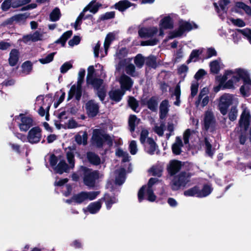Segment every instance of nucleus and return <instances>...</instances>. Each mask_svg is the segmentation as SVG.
Masks as SVG:
<instances>
[{
	"label": "nucleus",
	"mask_w": 251,
	"mask_h": 251,
	"mask_svg": "<svg viewBox=\"0 0 251 251\" xmlns=\"http://www.w3.org/2000/svg\"><path fill=\"white\" fill-rule=\"evenodd\" d=\"M93 143L98 147H101L105 143L109 147L113 145L112 138L99 129L94 130L92 138Z\"/></svg>",
	"instance_id": "obj_1"
},
{
	"label": "nucleus",
	"mask_w": 251,
	"mask_h": 251,
	"mask_svg": "<svg viewBox=\"0 0 251 251\" xmlns=\"http://www.w3.org/2000/svg\"><path fill=\"white\" fill-rule=\"evenodd\" d=\"M157 181V178H151L149 181L148 186H143L140 189L138 194L139 202H141L144 199V195H147L148 200L150 201H154L155 200L156 196L153 194L152 186Z\"/></svg>",
	"instance_id": "obj_2"
},
{
	"label": "nucleus",
	"mask_w": 251,
	"mask_h": 251,
	"mask_svg": "<svg viewBox=\"0 0 251 251\" xmlns=\"http://www.w3.org/2000/svg\"><path fill=\"white\" fill-rule=\"evenodd\" d=\"M67 158L69 163V166L64 160L60 161L56 167H55L54 171L58 174H62L63 173L68 172L70 169L74 168L75 166L74 154L72 151L67 152Z\"/></svg>",
	"instance_id": "obj_3"
},
{
	"label": "nucleus",
	"mask_w": 251,
	"mask_h": 251,
	"mask_svg": "<svg viewBox=\"0 0 251 251\" xmlns=\"http://www.w3.org/2000/svg\"><path fill=\"white\" fill-rule=\"evenodd\" d=\"M228 79V80L225 83L224 87L227 89L233 88L234 84L239 81V77L235 73V70L226 71L221 78V83L225 82Z\"/></svg>",
	"instance_id": "obj_4"
},
{
	"label": "nucleus",
	"mask_w": 251,
	"mask_h": 251,
	"mask_svg": "<svg viewBox=\"0 0 251 251\" xmlns=\"http://www.w3.org/2000/svg\"><path fill=\"white\" fill-rule=\"evenodd\" d=\"M197 28V25L194 23L180 21L178 29L171 32L168 36V39H171L175 37H179L181 36L185 31H189L193 28Z\"/></svg>",
	"instance_id": "obj_5"
},
{
	"label": "nucleus",
	"mask_w": 251,
	"mask_h": 251,
	"mask_svg": "<svg viewBox=\"0 0 251 251\" xmlns=\"http://www.w3.org/2000/svg\"><path fill=\"white\" fill-rule=\"evenodd\" d=\"M82 168L84 171L83 181L84 184L90 188L94 187L96 180L99 178V173L86 167H82Z\"/></svg>",
	"instance_id": "obj_6"
},
{
	"label": "nucleus",
	"mask_w": 251,
	"mask_h": 251,
	"mask_svg": "<svg viewBox=\"0 0 251 251\" xmlns=\"http://www.w3.org/2000/svg\"><path fill=\"white\" fill-rule=\"evenodd\" d=\"M100 194L99 191L81 192L73 196L74 202L81 203L86 201H93Z\"/></svg>",
	"instance_id": "obj_7"
},
{
	"label": "nucleus",
	"mask_w": 251,
	"mask_h": 251,
	"mask_svg": "<svg viewBox=\"0 0 251 251\" xmlns=\"http://www.w3.org/2000/svg\"><path fill=\"white\" fill-rule=\"evenodd\" d=\"M190 180L188 174L182 172L176 176L172 182V188L174 190H177L181 187H185Z\"/></svg>",
	"instance_id": "obj_8"
},
{
	"label": "nucleus",
	"mask_w": 251,
	"mask_h": 251,
	"mask_svg": "<svg viewBox=\"0 0 251 251\" xmlns=\"http://www.w3.org/2000/svg\"><path fill=\"white\" fill-rule=\"evenodd\" d=\"M233 97L229 94H224L222 96L219 103V109L223 115H226L227 113V109L232 104Z\"/></svg>",
	"instance_id": "obj_9"
},
{
	"label": "nucleus",
	"mask_w": 251,
	"mask_h": 251,
	"mask_svg": "<svg viewBox=\"0 0 251 251\" xmlns=\"http://www.w3.org/2000/svg\"><path fill=\"white\" fill-rule=\"evenodd\" d=\"M204 128L206 130L212 132L216 128V122L213 113L210 110L205 112L203 120Z\"/></svg>",
	"instance_id": "obj_10"
},
{
	"label": "nucleus",
	"mask_w": 251,
	"mask_h": 251,
	"mask_svg": "<svg viewBox=\"0 0 251 251\" xmlns=\"http://www.w3.org/2000/svg\"><path fill=\"white\" fill-rule=\"evenodd\" d=\"M18 121V125L21 131H26L33 126L32 119L24 114H20L15 118Z\"/></svg>",
	"instance_id": "obj_11"
},
{
	"label": "nucleus",
	"mask_w": 251,
	"mask_h": 251,
	"mask_svg": "<svg viewBox=\"0 0 251 251\" xmlns=\"http://www.w3.org/2000/svg\"><path fill=\"white\" fill-rule=\"evenodd\" d=\"M42 138V130L38 126L32 127L28 132L27 140L32 144L39 143Z\"/></svg>",
	"instance_id": "obj_12"
},
{
	"label": "nucleus",
	"mask_w": 251,
	"mask_h": 251,
	"mask_svg": "<svg viewBox=\"0 0 251 251\" xmlns=\"http://www.w3.org/2000/svg\"><path fill=\"white\" fill-rule=\"evenodd\" d=\"M45 34L46 32H45L37 30L33 33L24 35L23 37L22 41L27 44L29 42H35L43 40L46 38Z\"/></svg>",
	"instance_id": "obj_13"
},
{
	"label": "nucleus",
	"mask_w": 251,
	"mask_h": 251,
	"mask_svg": "<svg viewBox=\"0 0 251 251\" xmlns=\"http://www.w3.org/2000/svg\"><path fill=\"white\" fill-rule=\"evenodd\" d=\"M250 111L247 108H245L240 116L239 121V125L240 128L244 131H246L250 125Z\"/></svg>",
	"instance_id": "obj_14"
},
{
	"label": "nucleus",
	"mask_w": 251,
	"mask_h": 251,
	"mask_svg": "<svg viewBox=\"0 0 251 251\" xmlns=\"http://www.w3.org/2000/svg\"><path fill=\"white\" fill-rule=\"evenodd\" d=\"M85 108L89 117L96 116L99 111V104L94 100H89L85 104Z\"/></svg>",
	"instance_id": "obj_15"
},
{
	"label": "nucleus",
	"mask_w": 251,
	"mask_h": 251,
	"mask_svg": "<svg viewBox=\"0 0 251 251\" xmlns=\"http://www.w3.org/2000/svg\"><path fill=\"white\" fill-rule=\"evenodd\" d=\"M82 95V84L79 85L76 83L72 86L69 93L68 97V100L72 99L74 97H75L77 100H79Z\"/></svg>",
	"instance_id": "obj_16"
},
{
	"label": "nucleus",
	"mask_w": 251,
	"mask_h": 251,
	"mask_svg": "<svg viewBox=\"0 0 251 251\" xmlns=\"http://www.w3.org/2000/svg\"><path fill=\"white\" fill-rule=\"evenodd\" d=\"M173 27V22L170 16L162 18L159 23V36H163L164 34L163 30L171 29Z\"/></svg>",
	"instance_id": "obj_17"
},
{
	"label": "nucleus",
	"mask_w": 251,
	"mask_h": 251,
	"mask_svg": "<svg viewBox=\"0 0 251 251\" xmlns=\"http://www.w3.org/2000/svg\"><path fill=\"white\" fill-rule=\"evenodd\" d=\"M119 82L121 85V89L124 92L129 90L133 83L131 78L125 74H123L120 76Z\"/></svg>",
	"instance_id": "obj_18"
},
{
	"label": "nucleus",
	"mask_w": 251,
	"mask_h": 251,
	"mask_svg": "<svg viewBox=\"0 0 251 251\" xmlns=\"http://www.w3.org/2000/svg\"><path fill=\"white\" fill-rule=\"evenodd\" d=\"M235 73L237 74L239 77V80L241 78L243 80L244 85L247 86V87L251 86V79L247 71L239 68L235 69Z\"/></svg>",
	"instance_id": "obj_19"
},
{
	"label": "nucleus",
	"mask_w": 251,
	"mask_h": 251,
	"mask_svg": "<svg viewBox=\"0 0 251 251\" xmlns=\"http://www.w3.org/2000/svg\"><path fill=\"white\" fill-rule=\"evenodd\" d=\"M158 32L157 27H152L151 28H141L138 33L141 38H150L155 35Z\"/></svg>",
	"instance_id": "obj_20"
},
{
	"label": "nucleus",
	"mask_w": 251,
	"mask_h": 251,
	"mask_svg": "<svg viewBox=\"0 0 251 251\" xmlns=\"http://www.w3.org/2000/svg\"><path fill=\"white\" fill-rule=\"evenodd\" d=\"M101 207V200L98 201L90 203L86 209H83L85 213L87 211L90 213L94 214L98 213Z\"/></svg>",
	"instance_id": "obj_21"
},
{
	"label": "nucleus",
	"mask_w": 251,
	"mask_h": 251,
	"mask_svg": "<svg viewBox=\"0 0 251 251\" xmlns=\"http://www.w3.org/2000/svg\"><path fill=\"white\" fill-rule=\"evenodd\" d=\"M101 5V4L96 2V0H93L83 9L82 12L85 13L89 11L91 13L95 14L98 11Z\"/></svg>",
	"instance_id": "obj_22"
},
{
	"label": "nucleus",
	"mask_w": 251,
	"mask_h": 251,
	"mask_svg": "<svg viewBox=\"0 0 251 251\" xmlns=\"http://www.w3.org/2000/svg\"><path fill=\"white\" fill-rule=\"evenodd\" d=\"M132 6H134L135 7L136 5L134 3H131L128 0H122L116 3L114 5V7L119 11L123 12Z\"/></svg>",
	"instance_id": "obj_23"
},
{
	"label": "nucleus",
	"mask_w": 251,
	"mask_h": 251,
	"mask_svg": "<svg viewBox=\"0 0 251 251\" xmlns=\"http://www.w3.org/2000/svg\"><path fill=\"white\" fill-rule=\"evenodd\" d=\"M145 150L150 154H153L156 151L157 145L154 140L151 138H148L145 144H143Z\"/></svg>",
	"instance_id": "obj_24"
},
{
	"label": "nucleus",
	"mask_w": 251,
	"mask_h": 251,
	"mask_svg": "<svg viewBox=\"0 0 251 251\" xmlns=\"http://www.w3.org/2000/svg\"><path fill=\"white\" fill-rule=\"evenodd\" d=\"M229 3V0H220L219 2V6L220 7V9L218 7V5L217 3L215 2L214 3V5L215 6V8L216 10H217V12L219 13L220 11H222L223 13L219 15V16L221 17L222 19L224 18L225 16L224 14H226V6Z\"/></svg>",
	"instance_id": "obj_25"
},
{
	"label": "nucleus",
	"mask_w": 251,
	"mask_h": 251,
	"mask_svg": "<svg viewBox=\"0 0 251 251\" xmlns=\"http://www.w3.org/2000/svg\"><path fill=\"white\" fill-rule=\"evenodd\" d=\"M181 166L182 164L180 161L177 160L171 161L168 168L169 172L171 175H174L180 170Z\"/></svg>",
	"instance_id": "obj_26"
},
{
	"label": "nucleus",
	"mask_w": 251,
	"mask_h": 251,
	"mask_svg": "<svg viewBox=\"0 0 251 251\" xmlns=\"http://www.w3.org/2000/svg\"><path fill=\"white\" fill-rule=\"evenodd\" d=\"M125 92L122 89L112 90L109 92V95L110 99L115 101L118 102L122 99V97L124 95Z\"/></svg>",
	"instance_id": "obj_27"
},
{
	"label": "nucleus",
	"mask_w": 251,
	"mask_h": 251,
	"mask_svg": "<svg viewBox=\"0 0 251 251\" xmlns=\"http://www.w3.org/2000/svg\"><path fill=\"white\" fill-rule=\"evenodd\" d=\"M126 180V171L124 168H121L116 171L115 183L118 185H122Z\"/></svg>",
	"instance_id": "obj_28"
},
{
	"label": "nucleus",
	"mask_w": 251,
	"mask_h": 251,
	"mask_svg": "<svg viewBox=\"0 0 251 251\" xmlns=\"http://www.w3.org/2000/svg\"><path fill=\"white\" fill-rule=\"evenodd\" d=\"M169 101L165 100H163L160 103L159 110H160V118L161 119H164L169 111Z\"/></svg>",
	"instance_id": "obj_29"
},
{
	"label": "nucleus",
	"mask_w": 251,
	"mask_h": 251,
	"mask_svg": "<svg viewBox=\"0 0 251 251\" xmlns=\"http://www.w3.org/2000/svg\"><path fill=\"white\" fill-rule=\"evenodd\" d=\"M183 143L181 138L178 136L176 137L175 142L172 145L173 152L176 155L179 154L181 153V149Z\"/></svg>",
	"instance_id": "obj_30"
},
{
	"label": "nucleus",
	"mask_w": 251,
	"mask_h": 251,
	"mask_svg": "<svg viewBox=\"0 0 251 251\" xmlns=\"http://www.w3.org/2000/svg\"><path fill=\"white\" fill-rule=\"evenodd\" d=\"M29 14L27 13L18 14L14 15V23L19 25H25Z\"/></svg>",
	"instance_id": "obj_31"
},
{
	"label": "nucleus",
	"mask_w": 251,
	"mask_h": 251,
	"mask_svg": "<svg viewBox=\"0 0 251 251\" xmlns=\"http://www.w3.org/2000/svg\"><path fill=\"white\" fill-rule=\"evenodd\" d=\"M19 60V51L16 49H13L10 52L9 63L10 66H14Z\"/></svg>",
	"instance_id": "obj_32"
},
{
	"label": "nucleus",
	"mask_w": 251,
	"mask_h": 251,
	"mask_svg": "<svg viewBox=\"0 0 251 251\" xmlns=\"http://www.w3.org/2000/svg\"><path fill=\"white\" fill-rule=\"evenodd\" d=\"M101 200H103L105 201L107 209H109L111 207L112 205L116 203L118 201L115 197L110 196L107 194H105L103 198Z\"/></svg>",
	"instance_id": "obj_33"
},
{
	"label": "nucleus",
	"mask_w": 251,
	"mask_h": 251,
	"mask_svg": "<svg viewBox=\"0 0 251 251\" xmlns=\"http://www.w3.org/2000/svg\"><path fill=\"white\" fill-rule=\"evenodd\" d=\"M115 34L113 32L109 33L106 35L104 43V48L105 54H107L109 47L110 46L112 42L113 41L115 40Z\"/></svg>",
	"instance_id": "obj_34"
},
{
	"label": "nucleus",
	"mask_w": 251,
	"mask_h": 251,
	"mask_svg": "<svg viewBox=\"0 0 251 251\" xmlns=\"http://www.w3.org/2000/svg\"><path fill=\"white\" fill-rule=\"evenodd\" d=\"M87 157L89 161L94 165H99L100 162V157L95 153L92 152H88L87 154Z\"/></svg>",
	"instance_id": "obj_35"
},
{
	"label": "nucleus",
	"mask_w": 251,
	"mask_h": 251,
	"mask_svg": "<svg viewBox=\"0 0 251 251\" xmlns=\"http://www.w3.org/2000/svg\"><path fill=\"white\" fill-rule=\"evenodd\" d=\"M61 16L60 9L58 7H55L50 14V21L51 22L57 21L59 20Z\"/></svg>",
	"instance_id": "obj_36"
},
{
	"label": "nucleus",
	"mask_w": 251,
	"mask_h": 251,
	"mask_svg": "<svg viewBox=\"0 0 251 251\" xmlns=\"http://www.w3.org/2000/svg\"><path fill=\"white\" fill-rule=\"evenodd\" d=\"M213 189L211 185L206 184L203 186V188L200 190L199 189V198L205 197L208 196L212 191Z\"/></svg>",
	"instance_id": "obj_37"
},
{
	"label": "nucleus",
	"mask_w": 251,
	"mask_h": 251,
	"mask_svg": "<svg viewBox=\"0 0 251 251\" xmlns=\"http://www.w3.org/2000/svg\"><path fill=\"white\" fill-rule=\"evenodd\" d=\"M139 121L140 120L138 119L135 115H131L129 117L128 125L129 126V129L131 132L134 131L135 126L138 125L139 123Z\"/></svg>",
	"instance_id": "obj_38"
},
{
	"label": "nucleus",
	"mask_w": 251,
	"mask_h": 251,
	"mask_svg": "<svg viewBox=\"0 0 251 251\" xmlns=\"http://www.w3.org/2000/svg\"><path fill=\"white\" fill-rule=\"evenodd\" d=\"M184 195L187 197H197L199 195V188L198 187L195 186L184 192Z\"/></svg>",
	"instance_id": "obj_39"
},
{
	"label": "nucleus",
	"mask_w": 251,
	"mask_h": 251,
	"mask_svg": "<svg viewBox=\"0 0 251 251\" xmlns=\"http://www.w3.org/2000/svg\"><path fill=\"white\" fill-rule=\"evenodd\" d=\"M239 34L243 35L251 44V30L250 29L248 28L242 29H238L237 30V32L235 33V34L238 35Z\"/></svg>",
	"instance_id": "obj_40"
},
{
	"label": "nucleus",
	"mask_w": 251,
	"mask_h": 251,
	"mask_svg": "<svg viewBox=\"0 0 251 251\" xmlns=\"http://www.w3.org/2000/svg\"><path fill=\"white\" fill-rule=\"evenodd\" d=\"M145 63V58L141 54H138L134 58V63L138 68H141Z\"/></svg>",
	"instance_id": "obj_41"
},
{
	"label": "nucleus",
	"mask_w": 251,
	"mask_h": 251,
	"mask_svg": "<svg viewBox=\"0 0 251 251\" xmlns=\"http://www.w3.org/2000/svg\"><path fill=\"white\" fill-rule=\"evenodd\" d=\"M22 73L25 75H27L30 73L32 69V65L30 62L26 61L22 65Z\"/></svg>",
	"instance_id": "obj_42"
},
{
	"label": "nucleus",
	"mask_w": 251,
	"mask_h": 251,
	"mask_svg": "<svg viewBox=\"0 0 251 251\" xmlns=\"http://www.w3.org/2000/svg\"><path fill=\"white\" fill-rule=\"evenodd\" d=\"M72 35V31L71 30H69L65 32L59 39H58L56 41V43H60L63 46H64L66 41L68 40L69 38H70Z\"/></svg>",
	"instance_id": "obj_43"
},
{
	"label": "nucleus",
	"mask_w": 251,
	"mask_h": 251,
	"mask_svg": "<svg viewBox=\"0 0 251 251\" xmlns=\"http://www.w3.org/2000/svg\"><path fill=\"white\" fill-rule=\"evenodd\" d=\"M148 107L151 111L156 110L158 105V101L155 97H152L147 102Z\"/></svg>",
	"instance_id": "obj_44"
},
{
	"label": "nucleus",
	"mask_w": 251,
	"mask_h": 251,
	"mask_svg": "<svg viewBox=\"0 0 251 251\" xmlns=\"http://www.w3.org/2000/svg\"><path fill=\"white\" fill-rule=\"evenodd\" d=\"M180 87L179 85H177L175 87L174 93L173 96L175 97L176 101L174 102V104L176 106H179L180 103Z\"/></svg>",
	"instance_id": "obj_45"
},
{
	"label": "nucleus",
	"mask_w": 251,
	"mask_h": 251,
	"mask_svg": "<svg viewBox=\"0 0 251 251\" xmlns=\"http://www.w3.org/2000/svg\"><path fill=\"white\" fill-rule=\"evenodd\" d=\"M209 92V89L207 87H204L200 91L199 95L198 100L196 101L195 104L197 107H198L201 103V100L202 97L205 96H208L207 95Z\"/></svg>",
	"instance_id": "obj_46"
},
{
	"label": "nucleus",
	"mask_w": 251,
	"mask_h": 251,
	"mask_svg": "<svg viewBox=\"0 0 251 251\" xmlns=\"http://www.w3.org/2000/svg\"><path fill=\"white\" fill-rule=\"evenodd\" d=\"M31 0H12L13 8H17L29 3Z\"/></svg>",
	"instance_id": "obj_47"
},
{
	"label": "nucleus",
	"mask_w": 251,
	"mask_h": 251,
	"mask_svg": "<svg viewBox=\"0 0 251 251\" xmlns=\"http://www.w3.org/2000/svg\"><path fill=\"white\" fill-rule=\"evenodd\" d=\"M125 71L127 74L131 76H136L138 75V73L136 72L135 67L132 64L127 65L125 68Z\"/></svg>",
	"instance_id": "obj_48"
},
{
	"label": "nucleus",
	"mask_w": 251,
	"mask_h": 251,
	"mask_svg": "<svg viewBox=\"0 0 251 251\" xmlns=\"http://www.w3.org/2000/svg\"><path fill=\"white\" fill-rule=\"evenodd\" d=\"M145 63L149 67L155 68L157 66L156 58L152 55H150L145 58Z\"/></svg>",
	"instance_id": "obj_49"
},
{
	"label": "nucleus",
	"mask_w": 251,
	"mask_h": 251,
	"mask_svg": "<svg viewBox=\"0 0 251 251\" xmlns=\"http://www.w3.org/2000/svg\"><path fill=\"white\" fill-rule=\"evenodd\" d=\"M211 72L213 74H217L220 70V62L218 60L212 61L210 64Z\"/></svg>",
	"instance_id": "obj_50"
},
{
	"label": "nucleus",
	"mask_w": 251,
	"mask_h": 251,
	"mask_svg": "<svg viewBox=\"0 0 251 251\" xmlns=\"http://www.w3.org/2000/svg\"><path fill=\"white\" fill-rule=\"evenodd\" d=\"M55 54V52L50 53L45 57L39 59V61L42 64L49 63L53 60Z\"/></svg>",
	"instance_id": "obj_51"
},
{
	"label": "nucleus",
	"mask_w": 251,
	"mask_h": 251,
	"mask_svg": "<svg viewBox=\"0 0 251 251\" xmlns=\"http://www.w3.org/2000/svg\"><path fill=\"white\" fill-rule=\"evenodd\" d=\"M87 83L92 85L95 89L99 90L103 83V80L93 78L91 79V82H87Z\"/></svg>",
	"instance_id": "obj_52"
},
{
	"label": "nucleus",
	"mask_w": 251,
	"mask_h": 251,
	"mask_svg": "<svg viewBox=\"0 0 251 251\" xmlns=\"http://www.w3.org/2000/svg\"><path fill=\"white\" fill-rule=\"evenodd\" d=\"M116 154L118 156L123 157V162L129 161L128 153L126 151H124L122 149H118L116 151Z\"/></svg>",
	"instance_id": "obj_53"
},
{
	"label": "nucleus",
	"mask_w": 251,
	"mask_h": 251,
	"mask_svg": "<svg viewBox=\"0 0 251 251\" xmlns=\"http://www.w3.org/2000/svg\"><path fill=\"white\" fill-rule=\"evenodd\" d=\"M87 134L86 132H83L82 135H77L75 136V141L79 144L85 145L87 143Z\"/></svg>",
	"instance_id": "obj_54"
},
{
	"label": "nucleus",
	"mask_w": 251,
	"mask_h": 251,
	"mask_svg": "<svg viewBox=\"0 0 251 251\" xmlns=\"http://www.w3.org/2000/svg\"><path fill=\"white\" fill-rule=\"evenodd\" d=\"M84 17V13L82 11L77 18L75 23L74 24V27L76 30L80 28V25L82 24V19Z\"/></svg>",
	"instance_id": "obj_55"
},
{
	"label": "nucleus",
	"mask_w": 251,
	"mask_h": 251,
	"mask_svg": "<svg viewBox=\"0 0 251 251\" xmlns=\"http://www.w3.org/2000/svg\"><path fill=\"white\" fill-rule=\"evenodd\" d=\"M165 128V124L162 123L159 126L155 125L153 128L154 132L159 136H163Z\"/></svg>",
	"instance_id": "obj_56"
},
{
	"label": "nucleus",
	"mask_w": 251,
	"mask_h": 251,
	"mask_svg": "<svg viewBox=\"0 0 251 251\" xmlns=\"http://www.w3.org/2000/svg\"><path fill=\"white\" fill-rule=\"evenodd\" d=\"M199 83L198 81H193L191 86V95L192 97H195L198 91Z\"/></svg>",
	"instance_id": "obj_57"
},
{
	"label": "nucleus",
	"mask_w": 251,
	"mask_h": 251,
	"mask_svg": "<svg viewBox=\"0 0 251 251\" xmlns=\"http://www.w3.org/2000/svg\"><path fill=\"white\" fill-rule=\"evenodd\" d=\"M238 110L235 106H232L228 114V118L231 121H235L237 116Z\"/></svg>",
	"instance_id": "obj_58"
},
{
	"label": "nucleus",
	"mask_w": 251,
	"mask_h": 251,
	"mask_svg": "<svg viewBox=\"0 0 251 251\" xmlns=\"http://www.w3.org/2000/svg\"><path fill=\"white\" fill-rule=\"evenodd\" d=\"M115 17V12L111 11L106 12L105 13L101 15L99 17L100 21H104L114 18Z\"/></svg>",
	"instance_id": "obj_59"
},
{
	"label": "nucleus",
	"mask_w": 251,
	"mask_h": 251,
	"mask_svg": "<svg viewBox=\"0 0 251 251\" xmlns=\"http://www.w3.org/2000/svg\"><path fill=\"white\" fill-rule=\"evenodd\" d=\"M149 131L146 129H143L141 131L140 137V141L142 144H145L148 137Z\"/></svg>",
	"instance_id": "obj_60"
},
{
	"label": "nucleus",
	"mask_w": 251,
	"mask_h": 251,
	"mask_svg": "<svg viewBox=\"0 0 251 251\" xmlns=\"http://www.w3.org/2000/svg\"><path fill=\"white\" fill-rule=\"evenodd\" d=\"M150 171L153 176L159 177L162 175V168L161 166H154L151 169Z\"/></svg>",
	"instance_id": "obj_61"
},
{
	"label": "nucleus",
	"mask_w": 251,
	"mask_h": 251,
	"mask_svg": "<svg viewBox=\"0 0 251 251\" xmlns=\"http://www.w3.org/2000/svg\"><path fill=\"white\" fill-rule=\"evenodd\" d=\"M12 8V0H4L1 4V9L3 11H8Z\"/></svg>",
	"instance_id": "obj_62"
},
{
	"label": "nucleus",
	"mask_w": 251,
	"mask_h": 251,
	"mask_svg": "<svg viewBox=\"0 0 251 251\" xmlns=\"http://www.w3.org/2000/svg\"><path fill=\"white\" fill-rule=\"evenodd\" d=\"M204 144L206 148V153L209 156H212L213 154V152L212 151V146L207 138H205L204 139Z\"/></svg>",
	"instance_id": "obj_63"
},
{
	"label": "nucleus",
	"mask_w": 251,
	"mask_h": 251,
	"mask_svg": "<svg viewBox=\"0 0 251 251\" xmlns=\"http://www.w3.org/2000/svg\"><path fill=\"white\" fill-rule=\"evenodd\" d=\"M73 67L70 62H66L64 63L60 67V72L62 74L66 73L69 69Z\"/></svg>",
	"instance_id": "obj_64"
}]
</instances>
